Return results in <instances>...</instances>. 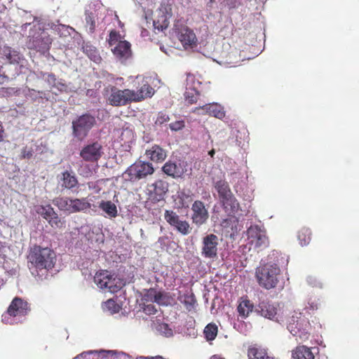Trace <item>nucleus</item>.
I'll list each match as a JSON object with an SVG mask.
<instances>
[{"label":"nucleus","instance_id":"nucleus-8","mask_svg":"<svg viewBox=\"0 0 359 359\" xmlns=\"http://www.w3.org/2000/svg\"><path fill=\"white\" fill-rule=\"evenodd\" d=\"M132 95V90L130 89L126 88L121 90L116 86H112L110 88L107 102L110 105L114 107L126 106L133 102Z\"/></svg>","mask_w":359,"mask_h":359},{"label":"nucleus","instance_id":"nucleus-42","mask_svg":"<svg viewBox=\"0 0 359 359\" xmlns=\"http://www.w3.org/2000/svg\"><path fill=\"white\" fill-rule=\"evenodd\" d=\"M182 304L184 305L187 311H192L195 307V304H196V300L194 294H191L184 295Z\"/></svg>","mask_w":359,"mask_h":359},{"label":"nucleus","instance_id":"nucleus-18","mask_svg":"<svg viewBox=\"0 0 359 359\" xmlns=\"http://www.w3.org/2000/svg\"><path fill=\"white\" fill-rule=\"evenodd\" d=\"M194 111L198 114H208L219 119L225 117L224 108L217 103L208 104L203 107H196Z\"/></svg>","mask_w":359,"mask_h":359},{"label":"nucleus","instance_id":"nucleus-1","mask_svg":"<svg viewBox=\"0 0 359 359\" xmlns=\"http://www.w3.org/2000/svg\"><path fill=\"white\" fill-rule=\"evenodd\" d=\"M56 261L55 251L48 247L34 244L27 251V267L31 274L40 280L54 268Z\"/></svg>","mask_w":359,"mask_h":359},{"label":"nucleus","instance_id":"nucleus-58","mask_svg":"<svg viewBox=\"0 0 359 359\" xmlns=\"http://www.w3.org/2000/svg\"><path fill=\"white\" fill-rule=\"evenodd\" d=\"M215 1V0H210V2L212 4Z\"/></svg>","mask_w":359,"mask_h":359},{"label":"nucleus","instance_id":"nucleus-39","mask_svg":"<svg viewBox=\"0 0 359 359\" xmlns=\"http://www.w3.org/2000/svg\"><path fill=\"white\" fill-rule=\"evenodd\" d=\"M107 285L105 289H108L111 293H115L122 288L123 283L120 278H116L111 275Z\"/></svg>","mask_w":359,"mask_h":359},{"label":"nucleus","instance_id":"nucleus-21","mask_svg":"<svg viewBox=\"0 0 359 359\" xmlns=\"http://www.w3.org/2000/svg\"><path fill=\"white\" fill-rule=\"evenodd\" d=\"M132 93L133 102H139L151 97L154 93V90L147 82H145L137 91L132 90Z\"/></svg>","mask_w":359,"mask_h":359},{"label":"nucleus","instance_id":"nucleus-24","mask_svg":"<svg viewBox=\"0 0 359 359\" xmlns=\"http://www.w3.org/2000/svg\"><path fill=\"white\" fill-rule=\"evenodd\" d=\"M60 181L62 182L61 187L67 189H73L79 184V181L74 173L67 170L62 172Z\"/></svg>","mask_w":359,"mask_h":359},{"label":"nucleus","instance_id":"nucleus-16","mask_svg":"<svg viewBox=\"0 0 359 359\" xmlns=\"http://www.w3.org/2000/svg\"><path fill=\"white\" fill-rule=\"evenodd\" d=\"M51 43L52 39L50 36L46 33H41L29 39L28 48L44 54L49 50Z\"/></svg>","mask_w":359,"mask_h":359},{"label":"nucleus","instance_id":"nucleus-31","mask_svg":"<svg viewBox=\"0 0 359 359\" xmlns=\"http://www.w3.org/2000/svg\"><path fill=\"white\" fill-rule=\"evenodd\" d=\"M294 359H314V355L311 349L306 346H299L292 351Z\"/></svg>","mask_w":359,"mask_h":359},{"label":"nucleus","instance_id":"nucleus-28","mask_svg":"<svg viewBox=\"0 0 359 359\" xmlns=\"http://www.w3.org/2000/svg\"><path fill=\"white\" fill-rule=\"evenodd\" d=\"M48 26L55 34H57L60 37L62 38H67L70 36L71 32L74 31V29L73 27L59 23L55 24V22H50L48 24Z\"/></svg>","mask_w":359,"mask_h":359},{"label":"nucleus","instance_id":"nucleus-38","mask_svg":"<svg viewBox=\"0 0 359 359\" xmlns=\"http://www.w3.org/2000/svg\"><path fill=\"white\" fill-rule=\"evenodd\" d=\"M218 333V327L214 323H208L204 328L203 334L205 339L208 341H213Z\"/></svg>","mask_w":359,"mask_h":359},{"label":"nucleus","instance_id":"nucleus-5","mask_svg":"<svg viewBox=\"0 0 359 359\" xmlns=\"http://www.w3.org/2000/svg\"><path fill=\"white\" fill-rule=\"evenodd\" d=\"M29 304L20 297H15L9 305L6 312L2 316V320L5 323L13 324L15 318L25 317L30 311Z\"/></svg>","mask_w":359,"mask_h":359},{"label":"nucleus","instance_id":"nucleus-57","mask_svg":"<svg viewBox=\"0 0 359 359\" xmlns=\"http://www.w3.org/2000/svg\"><path fill=\"white\" fill-rule=\"evenodd\" d=\"M215 154V151L214 149H211L209 152H208V154L211 156V157H213L214 155Z\"/></svg>","mask_w":359,"mask_h":359},{"label":"nucleus","instance_id":"nucleus-43","mask_svg":"<svg viewBox=\"0 0 359 359\" xmlns=\"http://www.w3.org/2000/svg\"><path fill=\"white\" fill-rule=\"evenodd\" d=\"M201 82L196 79L194 74L189 73L187 74L186 79V88H198V86L201 85Z\"/></svg>","mask_w":359,"mask_h":359},{"label":"nucleus","instance_id":"nucleus-56","mask_svg":"<svg viewBox=\"0 0 359 359\" xmlns=\"http://www.w3.org/2000/svg\"><path fill=\"white\" fill-rule=\"evenodd\" d=\"M210 359H225V358L219 355H213L212 356L210 357Z\"/></svg>","mask_w":359,"mask_h":359},{"label":"nucleus","instance_id":"nucleus-2","mask_svg":"<svg viewBox=\"0 0 359 359\" xmlns=\"http://www.w3.org/2000/svg\"><path fill=\"white\" fill-rule=\"evenodd\" d=\"M107 41L109 46L111 48L112 53L121 62H126L131 57V44L126 40H122V36L119 32L111 30Z\"/></svg>","mask_w":359,"mask_h":359},{"label":"nucleus","instance_id":"nucleus-3","mask_svg":"<svg viewBox=\"0 0 359 359\" xmlns=\"http://www.w3.org/2000/svg\"><path fill=\"white\" fill-rule=\"evenodd\" d=\"M280 272L276 264L266 263L257 269L256 277L259 285L269 290L276 286Z\"/></svg>","mask_w":359,"mask_h":359},{"label":"nucleus","instance_id":"nucleus-40","mask_svg":"<svg viewBox=\"0 0 359 359\" xmlns=\"http://www.w3.org/2000/svg\"><path fill=\"white\" fill-rule=\"evenodd\" d=\"M200 95V93L198 88H186V91L184 93V97L186 100L189 104H194L197 102L198 97Z\"/></svg>","mask_w":359,"mask_h":359},{"label":"nucleus","instance_id":"nucleus-15","mask_svg":"<svg viewBox=\"0 0 359 359\" xmlns=\"http://www.w3.org/2000/svg\"><path fill=\"white\" fill-rule=\"evenodd\" d=\"M149 199L154 203L159 202L164 199V196L168 191V183L159 180L148 186Z\"/></svg>","mask_w":359,"mask_h":359},{"label":"nucleus","instance_id":"nucleus-30","mask_svg":"<svg viewBox=\"0 0 359 359\" xmlns=\"http://www.w3.org/2000/svg\"><path fill=\"white\" fill-rule=\"evenodd\" d=\"M53 203L60 210L72 213V198L69 197H57L53 199Z\"/></svg>","mask_w":359,"mask_h":359},{"label":"nucleus","instance_id":"nucleus-46","mask_svg":"<svg viewBox=\"0 0 359 359\" xmlns=\"http://www.w3.org/2000/svg\"><path fill=\"white\" fill-rule=\"evenodd\" d=\"M163 20L160 22L159 20H154V27L155 29L158 31H163L168 27V22L165 19V16H162Z\"/></svg>","mask_w":359,"mask_h":359},{"label":"nucleus","instance_id":"nucleus-45","mask_svg":"<svg viewBox=\"0 0 359 359\" xmlns=\"http://www.w3.org/2000/svg\"><path fill=\"white\" fill-rule=\"evenodd\" d=\"M105 306L109 311H110L113 313L118 312L120 309V306H118V304H116V302L111 299H108L105 302Z\"/></svg>","mask_w":359,"mask_h":359},{"label":"nucleus","instance_id":"nucleus-12","mask_svg":"<svg viewBox=\"0 0 359 359\" xmlns=\"http://www.w3.org/2000/svg\"><path fill=\"white\" fill-rule=\"evenodd\" d=\"M248 239L256 248L266 247L268 238L266 231L258 225L250 226L247 230Z\"/></svg>","mask_w":359,"mask_h":359},{"label":"nucleus","instance_id":"nucleus-34","mask_svg":"<svg viewBox=\"0 0 359 359\" xmlns=\"http://www.w3.org/2000/svg\"><path fill=\"white\" fill-rule=\"evenodd\" d=\"M72 213L83 212L89 210L91 204L86 198H72Z\"/></svg>","mask_w":359,"mask_h":359},{"label":"nucleus","instance_id":"nucleus-48","mask_svg":"<svg viewBox=\"0 0 359 359\" xmlns=\"http://www.w3.org/2000/svg\"><path fill=\"white\" fill-rule=\"evenodd\" d=\"M148 296L151 297V300L159 303L160 301L162 299L163 294L160 292H156L154 290L149 292Z\"/></svg>","mask_w":359,"mask_h":359},{"label":"nucleus","instance_id":"nucleus-44","mask_svg":"<svg viewBox=\"0 0 359 359\" xmlns=\"http://www.w3.org/2000/svg\"><path fill=\"white\" fill-rule=\"evenodd\" d=\"M169 121V116L163 111H160L157 115V118L155 121V124L156 126H162L163 124L168 122Z\"/></svg>","mask_w":359,"mask_h":359},{"label":"nucleus","instance_id":"nucleus-11","mask_svg":"<svg viewBox=\"0 0 359 359\" xmlns=\"http://www.w3.org/2000/svg\"><path fill=\"white\" fill-rule=\"evenodd\" d=\"M164 217L166 222L182 235H187L191 232L190 224L186 220H181L179 215L172 210H165Z\"/></svg>","mask_w":359,"mask_h":359},{"label":"nucleus","instance_id":"nucleus-17","mask_svg":"<svg viewBox=\"0 0 359 359\" xmlns=\"http://www.w3.org/2000/svg\"><path fill=\"white\" fill-rule=\"evenodd\" d=\"M36 212L47 220L52 227L60 226L61 220L50 205L47 204L38 206Z\"/></svg>","mask_w":359,"mask_h":359},{"label":"nucleus","instance_id":"nucleus-26","mask_svg":"<svg viewBox=\"0 0 359 359\" xmlns=\"http://www.w3.org/2000/svg\"><path fill=\"white\" fill-rule=\"evenodd\" d=\"M254 309V304L247 297H241L239 300V304L237 310L240 316L246 318L252 312Z\"/></svg>","mask_w":359,"mask_h":359},{"label":"nucleus","instance_id":"nucleus-55","mask_svg":"<svg viewBox=\"0 0 359 359\" xmlns=\"http://www.w3.org/2000/svg\"><path fill=\"white\" fill-rule=\"evenodd\" d=\"M4 130L3 126L0 124V141L3 140Z\"/></svg>","mask_w":359,"mask_h":359},{"label":"nucleus","instance_id":"nucleus-35","mask_svg":"<svg viewBox=\"0 0 359 359\" xmlns=\"http://www.w3.org/2000/svg\"><path fill=\"white\" fill-rule=\"evenodd\" d=\"M99 208L110 217H116L118 215L116 205L110 201H102L99 204Z\"/></svg>","mask_w":359,"mask_h":359},{"label":"nucleus","instance_id":"nucleus-52","mask_svg":"<svg viewBox=\"0 0 359 359\" xmlns=\"http://www.w3.org/2000/svg\"><path fill=\"white\" fill-rule=\"evenodd\" d=\"M144 311L145 313L148 315L154 314L156 313L157 310L154 305L153 304H147L144 307Z\"/></svg>","mask_w":359,"mask_h":359},{"label":"nucleus","instance_id":"nucleus-50","mask_svg":"<svg viewBox=\"0 0 359 359\" xmlns=\"http://www.w3.org/2000/svg\"><path fill=\"white\" fill-rule=\"evenodd\" d=\"M190 198V196L189 194H187L184 192H182L180 196H179V203L180 204V206L182 208H187L188 207V204L185 202V200L186 199H189Z\"/></svg>","mask_w":359,"mask_h":359},{"label":"nucleus","instance_id":"nucleus-37","mask_svg":"<svg viewBox=\"0 0 359 359\" xmlns=\"http://www.w3.org/2000/svg\"><path fill=\"white\" fill-rule=\"evenodd\" d=\"M312 233L310 229L302 227L297 234V238L302 246L307 245L311 241Z\"/></svg>","mask_w":359,"mask_h":359},{"label":"nucleus","instance_id":"nucleus-19","mask_svg":"<svg viewBox=\"0 0 359 359\" xmlns=\"http://www.w3.org/2000/svg\"><path fill=\"white\" fill-rule=\"evenodd\" d=\"M178 39L184 48H192L196 44V34L187 27H182L178 34Z\"/></svg>","mask_w":359,"mask_h":359},{"label":"nucleus","instance_id":"nucleus-27","mask_svg":"<svg viewBox=\"0 0 359 359\" xmlns=\"http://www.w3.org/2000/svg\"><path fill=\"white\" fill-rule=\"evenodd\" d=\"M248 359H275L268 354L264 348L257 346H251L248 349Z\"/></svg>","mask_w":359,"mask_h":359},{"label":"nucleus","instance_id":"nucleus-47","mask_svg":"<svg viewBox=\"0 0 359 359\" xmlns=\"http://www.w3.org/2000/svg\"><path fill=\"white\" fill-rule=\"evenodd\" d=\"M185 127V123L184 120H180L170 123L169 128L172 131H178L183 129Z\"/></svg>","mask_w":359,"mask_h":359},{"label":"nucleus","instance_id":"nucleus-13","mask_svg":"<svg viewBox=\"0 0 359 359\" xmlns=\"http://www.w3.org/2000/svg\"><path fill=\"white\" fill-rule=\"evenodd\" d=\"M218 237L210 233L203 238L201 255L205 258L215 259L217 257Z\"/></svg>","mask_w":359,"mask_h":359},{"label":"nucleus","instance_id":"nucleus-25","mask_svg":"<svg viewBox=\"0 0 359 359\" xmlns=\"http://www.w3.org/2000/svg\"><path fill=\"white\" fill-rule=\"evenodd\" d=\"M85 22L86 31L90 34H94L97 25V13L95 11H85Z\"/></svg>","mask_w":359,"mask_h":359},{"label":"nucleus","instance_id":"nucleus-51","mask_svg":"<svg viewBox=\"0 0 359 359\" xmlns=\"http://www.w3.org/2000/svg\"><path fill=\"white\" fill-rule=\"evenodd\" d=\"M33 156V150L32 149H27V147H25L22 149L21 151V158H27L29 159Z\"/></svg>","mask_w":359,"mask_h":359},{"label":"nucleus","instance_id":"nucleus-54","mask_svg":"<svg viewBox=\"0 0 359 359\" xmlns=\"http://www.w3.org/2000/svg\"><path fill=\"white\" fill-rule=\"evenodd\" d=\"M8 77L4 75H0V84H3L6 80Z\"/></svg>","mask_w":359,"mask_h":359},{"label":"nucleus","instance_id":"nucleus-53","mask_svg":"<svg viewBox=\"0 0 359 359\" xmlns=\"http://www.w3.org/2000/svg\"><path fill=\"white\" fill-rule=\"evenodd\" d=\"M13 0H0V13H4L6 8L7 5L11 4Z\"/></svg>","mask_w":359,"mask_h":359},{"label":"nucleus","instance_id":"nucleus-22","mask_svg":"<svg viewBox=\"0 0 359 359\" xmlns=\"http://www.w3.org/2000/svg\"><path fill=\"white\" fill-rule=\"evenodd\" d=\"M220 203H222L224 210L229 217H234L240 210V204L233 194L229 197L222 199Z\"/></svg>","mask_w":359,"mask_h":359},{"label":"nucleus","instance_id":"nucleus-14","mask_svg":"<svg viewBox=\"0 0 359 359\" xmlns=\"http://www.w3.org/2000/svg\"><path fill=\"white\" fill-rule=\"evenodd\" d=\"M188 163L185 161L179 160L172 162L168 161L162 168L165 174L173 178L182 177L187 172Z\"/></svg>","mask_w":359,"mask_h":359},{"label":"nucleus","instance_id":"nucleus-7","mask_svg":"<svg viewBox=\"0 0 359 359\" xmlns=\"http://www.w3.org/2000/svg\"><path fill=\"white\" fill-rule=\"evenodd\" d=\"M154 172V168L151 163L138 161L128 167L123 175L126 180L135 182L152 175Z\"/></svg>","mask_w":359,"mask_h":359},{"label":"nucleus","instance_id":"nucleus-41","mask_svg":"<svg viewBox=\"0 0 359 359\" xmlns=\"http://www.w3.org/2000/svg\"><path fill=\"white\" fill-rule=\"evenodd\" d=\"M89 353L96 354L97 358L100 359H114L116 355L117 354V352L116 351L105 350L92 351H90Z\"/></svg>","mask_w":359,"mask_h":359},{"label":"nucleus","instance_id":"nucleus-4","mask_svg":"<svg viewBox=\"0 0 359 359\" xmlns=\"http://www.w3.org/2000/svg\"><path fill=\"white\" fill-rule=\"evenodd\" d=\"M96 123L90 114H84L72 121V135L78 141H83Z\"/></svg>","mask_w":359,"mask_h":359},{"label":"nucleus","instance_id":"nucleus-6","mask_svg":"<svg viewBox=\"0 0 359 359\" xmlns=\"http://www.w3.org/2000/svg\"><path fill=\"white\" fill-rule=\"evenodd\" d=\"M310 323L308 319L302 316L301 313H294L288 321L287 329L294 337H299L301 340L309 339V329Z\"/></svg>","mask_w":359,"mask_h":359},{"label":"nucleus","instance_id":"nucleus-9","mask_svg":"<svg viewBox=\"0 0 359 359\" xmlns=\"http://www.w3.org/2000/svg\"><path fill=\"white\" fill-rule=\"evenodd\" d=\"M104 154L101 143L94 142L85 145L80 151V157L86 162L96 163Z\"/></svg>","mask_w":359,"mask_h":359},{"label":"nucleus","instance_id":"nucleus-10","mask_svg":"<svg viewBox=\"0 0 359 359\" xmlns=\"http://www.w3.org/2000/svg\"><path fill=\"white\" fill-rule=\"evenodd\" d=\"M191 221L197 226L205 224L209 218V213L205 204L200 200L195 201L191 205Z\"/></svg>","mask_w":359,"mask_h":359},{"label":"nucleus","instance_id":"nucleus-33","mask_svg":"<svg viewBox=\"0 0 359 359\" xmlns=\"http://www.w3.org/2000/svg\"><path fill=\"white\" fill-rule=\"evenodd\" d=\"M111 274L107 270L97 271L94 277V281L96 285L101 289H105L107 283L109 280Z\"/></svg>","mask_w":359,"mask_h":359},{"label":"nucleus","instance_id":"nucleus-36","mask_svg":"<svg viewBox=\"0 0 359 359\" xmlns=\"http://www.w3.org/2000/svg\"><path fill=\"white\" fill-rule=\"evenodd\" d=\"M4 55L10 64H18L21 60V56L17 50H15L9 47H5Z\"/></svg>","mask_w":359,"mask_h":359},{"label":"nucleus","instance_id":"nucleus-29","mask_svg":"<svg viewBox=\"0 0 359 359\" xmlns=\"http://www.w3.org/2000/svg\"><path fill=\"white\" fill-rule=\"evenodd\" d=\"M215 188L218 193L219 201L233 195L228 182L225 180L217 181L215 183Z\"/></svg>","mask_w":359,"mask_h":359},{"label":"nucleus","instance_id":"nucleus-23","mask_svg":"<svg viewBox=\"0 0 359 359\" xmlns=\"http://www.w3.org/2000/svg\"><path fill=\"white\" fill-rule=\"evenodd\" d=\"M146 155L152 161L162 162L166 158L167 152L160 146L155 144L146 150Z\"/></svg>","mask_w":359,"mask_h":359},{"label":"nucleus","instance_id":"nucleus-32","mask_svg":"<svg viewBox=\"0 0 359 359\" xmlns=\"http://www.w3.org/2000/svg\"><path fill=\"white\" fill-rule=\"evenodd\" d=\"M83 52L92 61L99 63L102 60V57L99 53L98 50L91 44L85 43L83 47Z\"/></svg>","mask_w":359,"mask_h":359},{"label":"nucleus","instance_id":"nucleus-49","mask_svg":"<svg viewBox=\"0 0 359 359\" xmlns=\"http://www.w3.org/2000/svg\"><path fill=\"white\" fill-rule=\"evenodd\" d=\"M125 137H128V140L127 142H131L134 139V135L131 130H123L121 135V139L122 141H124Z\"/></svg>","mask_w":359,"mask_h":359},{"label":"nucleus","instance_id":"nucleus-20","mask_svg":"<svg viewBox=\"0 0 359 359\" xmlns=\"http://www.w3.org/2000/svg\"><path fill=\"white\" fill-rule=\"evenodd\" d=\"M278 308L274 304L269 302H261L255 309V311L260 316L273 319L277 314Z\"/></svg>","mask_w":359,"mask_h":359}]
</instances>
